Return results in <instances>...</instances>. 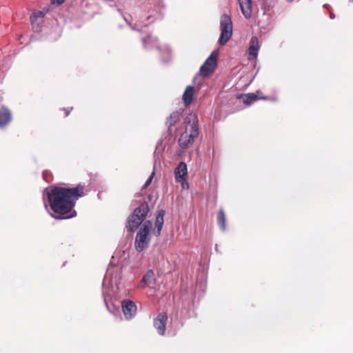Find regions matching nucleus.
<instances>
[{"label": "nucleus", "instance_id": "3", "mask_svg": "<svg viewBox=\"0 0 353 353\" xmlns=\"http://www.w3.org/2000/svg\"><path fill=\"white\" fill-rule=\"evenodd\" d=\"M148 203L143 202L139 207L136 208L132 214L128 217L127 229L130 232H134L145 219L149 212Z\"/></svg>", "mask_w": 353, "mask_h": 353}, {"label": "nucleus", "instance_id": "14", "mask_svg": "<svg viewBox=\"0 0 353 353\" xmlns=\"http://www.w3.org/2000/svg\"><path fill=\"white\" fill-rule=\"evenodd\" d=\"M241 97H243V101L245 105H250L252 102L256 101L259 99H270V97H261L255 93H248L247 94H245L244 96H241Z\"/></svg>", "mask_w": 353, "mask_h": 353}, {"label": "nucleus", "instance_id": "7", "mask_svg": "<svg viewBox=\"0 0 353 353\" xmlns=\"http://www.w3.org/2000/svg\"><path fill=\"white\" fill-rule=\"evenodd\" d=\"M122 310L126 319L129 320L137 312V306L135 303L130 300L126 299L122 301Z\"/></svg>", "mask_w": 353, "mask_h": 353}, {"label": "nucleus", "instance_id": "11", "mask_svg": "<svg viewBox=\"0 0 353 353\" xmlns=\"http://www.w3.org/2000/svg\"><path fill=\"white\" fill-rule=\"evenodd\" d=\"M154 280V274L153 270H149L146 272L145 275L143 276L141 281L138 285L139 288H145L149 285Z\"/></svg>", "mask_w": 353, "mask_h": 353}, {"label": "nucleus", "instance_id": "19", "mask_svg": "<svg viewBox=\"0 0 353 353\" xmlns=\"http://www.w3.org/2000/svg\"><path fill=\"white\" fill-rule=\"evenodd\" d=\"M43 179L48 183L52 181V174L49 170H44L42 174Z\"/></svg>", "mask_w": 353, "mask_h": 353}, {"label": "nucleus", "instance_id": "8", "mask_svg": "<svg viewBox=\"0 0 353 353\" xmlns=\"http://www.w3.org/2000/svg\"><path fill=\"white\" fill-rule=\"evenodd\" d=\"M188 174L187 165L184 162H180L174 170L175 179L176 182L182 183V188H184V181Z\"/></svg>", "mask_w": 353, "mask_h": 353}, {"label": "nucleus", "instance_id": "16", "mask_svg": "<svg viewBox=\"0 0 353 353\" xmlns=\"http://www.w3.org/2000/svg\"><path fill=\"white\" fill-rule=\"evenodd\" d=\"M11 113L7 108L0 109V127H3L11 121Z\"/></svg>", "mask_w": 353, "mask_h": 353}, {"label": "nucleus", "instance_id": "5", "mask_svg": "<svg viewBox=\"0 0 353 353\" xmlns=\"http://www.w3.org/2000/svg\"><path fill=\"white\" fill-rule=\"evenodd\" d=\"M221 35L219 39V43L224 46L230 39L232 35L233 26L231 17L224 14L221 17L220 21Z\"/></svg>", "mask_w": 353, "mask_h": 353}, {"label": "nucleus", "instance_id": "1", "mask_svg": "<svg viewBox=\"0 0 353 353\" xmlns=\"http://www.w3.org/2000/svg\"><path fill=\"white\" fill-rule=\"evenodd\" d=\"M49 205L56 219H68L74 215L71 214L77 201L84 196L85 186L79 184L75 187L65 188L52 185L46 189Z\"/></svg>", "mask_w": 353, "mask_h": 353}, {"label": "nucleus", "instance_id": "2", "mask_svg": "<svg viewBox=\"0 0 353 353\" xmlns=\"http://www.w3.org/2000/svg\"><path fill=\"white\" fill-rule=\"evenodd\" d=\"M199 119L195 113L190 112L185 116L183 125L185 130L179 138L178 142L182 149L188 148L199 136Z\"/></svg>", "mask_w": 353, "mask_h": 353}, {"label": "nucleus", "instance_id": "15", "mask_svg": "<svg viewBox=\"0 0 353 353\" xmlns=\"http://www.w3.org/2000/svg\"><path fill=\"white\" fill-rule=\"evenodd\" d=\"M194 91V88L192 85H188L185 88V92H183V100L184 104L186 106H188L192 103V100H193Z\"/></svg>", "mask_w": 353, "mask_h": 353}, {"label": "nucleus", "instance_id": "12", "mask_svg": "<svg viewBox=\"0 0 353 353\" xmlns=\"http://www.w3.org/2000/svg\"><path fill=\"white\" fill-rule=\"evenodd\" d=\"M259 42L256 37H254L251 39L250 46L248 48L249 59H255L258 54Z\"/></svg>", "mask_w": 353, "mask_h": 353}, {"label": "nucleus", "instance_id": "23", "mask_svg": "<svg viewBox=\"0 0 353 353\" xmlns=\"http://www.w3.org/2000/svg\"><path fill=\"white\" fill-rule=\"evenodd\" d=\"M65 0H51L52 3L61 5L65 2Z\"/></svg>", "mask_w": 353, "mask_h": 353}, {"label": "nucleus", "instance_id": "17", "mask_svg": "<svg viewBox=\"0 0 353 353\" xmlns=\"http://www.w3.org/2000/svg\"><path fill=\"white\" fill-rule=\"evenodd\" d=\"M217 222L221 229L224 231L226 229V217L223 209H221L217 214Z\"/></svg>", "mask_w": 353, "mask_h": 353}, {"label": "nucleus", "instance_id": "18", "mask_svg": "<svg viewBox=\"0 0 353 353\" xmlns=\"http://www.w3.org/2000/svg\"><path fill=\"white\" fill-rule=\"evenodd\" d=\"M180 118L181 113L179 112H174L170 114V117L168 119L166 124L170 128L172 126L174 125L178 121H179Z\"/></svg>", "mask_w": 353, "mask_h": 353}, {"label": "nucleus", "instance_id": "20", "mask_svg": "<svg viewBox=\"0 0 353 353\" xmlns=\"http://www.w3.org/2000/svg\"><path fill=\"white\" fill-rule=\"evenodd\" d=\"M143 43L144 47L145 48H148L149 47L148 44L150 43L156 44V39L152 38L151 36H148L146 38L143 39Z\"/></svg>", "mask_w": 353, "mask_h": 353}, {"label": "nucleus", "instance_id": "21", "mask_svg": "<svg viewBox=\"0 0 353 353\" xmlns=\"http://www.w3.org/2000/svg\"><path fill=\"white\" fill-rule=\"evenodd\" d=\"M154 174H155V172L153 171L151 173V174L149 176V178L148 179V180L146 181V182L145 183V184L143 185V189L147 188L150 185V183H152V180L154 179Z\"/></svg>", "mask_w": 353, "mask_h": 353}, {"label": "nucleus", "instance_id": "10", "mask_svg": "<svg viewBox=\"0 0 353 353\" xmlns=\"http://www.w3.org/2000/svg\"><path fill=\"white\" fill-rule=\"evenodd\" d=\"M241 12L246 19L250 18L252 12V0H238Z\"/></svg>", "mask_w": 353, "mask_h": 353}, {"label": "nucleus", "instance_id": "4", "mask_svg": "<svg viewBox=\"0 0 353 353\" xmlns=\"http://www.w3.org/2000/svg\"><path fill=\"white\" fill-rule=\"evenodd\" d=\"M152 226V222L146 221L137 232L134 241V247L137 252H141L148 246L150 241V232Z\"/></svg>", "mask_w": 353, "mask_h": 353}, {"label": "nucleus", "instance_id": "24", "mask_svg": "<svg viewBox=\"0 0 353 353\" xmlns=\"http://www.w3.org/2000/svg\"><path fill=\"white\" fill-rule=\"evenodd\" d=\"M64 111H65V116H68L70 112V110H67V109H64Z\"/></svg>", "mask_w": 353, "mask_h": 353}, {"label": "nucleus", "instance_id": "22", "mask_svg": "<svg viewBox=\"0 0 353 353\" xmlns=\"http://www.w3.org/2000/svg\"><path fill=\"white\" fill-rule=\"evenodd\" d=\"M44 15L45 14L43 12L39 11L32 14V15L31 16V19L33 21L36 20L37 18H43Z\"/></svg>", "mask_w": 353, "mask_h": 353}, {"label": "nucleus", "instance_id": "6", "mask_svg": "<svg viewBox=\"0 0 353 353\" xmlns=\"http://www.w3.org/2000/svg\"><path fill=\"white\" fill-rule=\"evenodd\" d=\"M218 55L219 52L217 50H214L211 53L200 68V74L201 76L204 77H208L214 71L216 68Z\"/></svg>", "mask_w": 353, "mask_h": 353}, {"label": "nucleus", "instance_id": "9", "mask_svg": "<svg viewBox=\"0 0 353 353\" xmlns=\"http://www.w3.org/2000/svg\"><path fill=\"white\" fill-rule=\"evenodd\" d=\"M168 321V316L165 313H160L154 320V326L157 329L158 333L163 336L165 332V325Z\"/></svg>", "mask_w": 353, "mask_h": 353}, {"label": "nucleus", "instance_id": "13", "mask_svg": "<svg viewBox=\"0 0 353 353\" xmlns=\"http://www.w3.org/2000/svg\"><path fill=\"white\" fill-rule=\"evenodd\" d=\"M165 214V210H161L159 211L158 214L155 220V234L156 236H159L161 234V232L163 225L164 220L163 217Z\"/></svg>", "mask_w": 353, "mask_h": 353}]
</instances>
